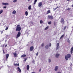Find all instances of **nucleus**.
I'll use <instances>...</instances> for the list:
<instances>
[{
  "label": "nucleus",
  "instance_id": "obj_19",
  "mask_svg": "<svg viewBox=\"0 0 73 73\" xmlns=\"http://www.w3.org/2000/svg\"><path fill=\"white\" fill-rule=\"evenodd\" d=\"M28 9H29V10H31V9H32V8H31V5H30L28 7Z\"/></svg>",
  "mask_w": 73,
  "mask_h": 73
},
{
  "label": "nucleus",
  "instance_id": "obj_26",
  "mask_svg": "<svg viewBox=\"0 0 73 73\" xmlns=\"http://www.w3.org/2000/svg\"><path fill=\"white\" fill-rule=\"evenodd\" d=\"M45 48L46 49L48 48V45H47L46 46Z\"/></svg>",
  "mask_w": 73,
  "mask_h": 73
},
{
  "label": "nucleus",
  "instance_id": "obj_36",
  "mask_svg": "<svg viewBox=\"0 0 73 73\" xmlns=\"http://www.w3.org/2000/svg\"><path fill=\"white\" fill-rule=\"evenodd\" d=\"M8 27H7L5 30H6V31H7V30H8Z\"/></svg>",
  "mask_w": 73,
  "mask_h": 73
},
{
  "label": "nucleus",
  "instance_id": "obj_28",
  "mask_svg": "<svg viewBox=\"0 0 73 73\" xmlns=\"http://www.w3.org/2000/svg\"><path fill=\"white\" fill-rule=\"evenodd\" d=\"M71 9V8H68V9H66L67 11H70V9Z\"/></svg>",
  "mask_w": 73,
  "mask_h": 73
},
{
  "label": "nucleus",
  "instance_id": "obj_17",
  "mask_svg": "<svg viewBox=\"0 0 73 73\" xmlns=\"http://www.w3.org/2000/svg\"><path fill=\"white\" fill-rule=\"evenodd\" d=\"M50 13V10H48L47 11L46 14H49V13Z\"/></svg>",
  "mask_w": 73,
  "mask_h": 73
},
{
  "label": "nucleus",
  "instance_id": "obj_18",
  "mask_svg": "<svg viewBox=\"0 0 73 73\" xmlns=\"http://www.w3.org/2000/svg\"><path fill=\"white\" fill-rule=\"evenodd\" d=\"M12 13L13 14V15L16 14V11L15 10H14L13 11Z\"/></svg>",
  "mask_w": 73,
  "mask_h": 73
},
{
  "label": "nucleus",
  "instance_id": "obj_33",
  "mask_svg": "<svg viewBox=\"0 0 73 73\" xmlns=\"http://www.w3.org/2000/svg\"><path fill=\"white\" fill-rule=\"evenodd\" d=\"M48 62H51V60L50 59H49L48 60Z\"/></svg>",
  "mask_w": 73,
  "mask_h": 73
},
{
  "label": "nucleus",
  "instance_id": "obj_44",
  "mask_svg": "<svg viewBox=\"0 0 73 73\" xmlns=\"http://www.w3.org/2000/svg\"><path fill=\"white\" fill-rule=\"evenodd\" d=\"M54 25H56V23L55 22H54Z\"/></svg>",
  "mask_w": 73,
  "mask_h": 73
},
{
  "label": "nucleus",
  "instance_id": "obj_43",
  "mask_svg": "<svg viewBox=\"0 0 73 73\" xmlns=\"http://www.w3.org/2000/svg\"><path fill=\"white\" fill-rule=\"evenodd\" d=\"M3 53L4 54H5V52H4V50H3Z\"/></svg>",
  "mask_w": 73,
  "mask_h": 73
},
{
  "label": "nucleus",
  "instance_id": "obj_22",
  "mask_svg": "<svg viewBox=\"0 0 73 73\" xmlns=\"http://www.w3.org/2000/svg\"><path fill=\"white\" fill-rule=\"evenodd\" d=\"M37 0H35V1L34 3V5H35L36 4V3L37 2Z\"/></svg>",
  "mask_w": 73,
  "mask_h": 73
},
{
  "label": "nucleus",
  "instance_id": "obj_48",
  "mask_svg": "<svg viewBox=\"0 0 73 73\" xmlns=\"http://www.w3.org/2000/svg\"><path fill=\"white\" fill-rule=\"evenodd\" d=\"M6 46H7V44H6V45H5V47H6Z\"/></svg>",
  "mask_w": 73,
  "mask_h": 73
},
{
  "label": "nucleus",
  "instance_id": "obj_15",
  "mask_svg": "<svg viewBox=\"0 0 73 73\" xmlns=\"http://www.w3.org/2000/svg\"><path fill=\"white\" fill-rule=\"evenodd\" d=\"M27 56V55H26L25 54H23L21 56V57H25Z\"/></svg>",
  "mask_w": 73,
  "mask_h": 73
},
{
  "label": "nucleus",
  "instance_id": "obj_51",
  "mask_svg": "<svg viewBox=\"0 0 73 73\" xmlns=\"http://www.w3.org/2000/svg\"><path fill=\"white\" fill-rule=\"evenodd\" d=\"M67 0V1H70L71 0Z\"/></svg>",
  "mask_w": 73,
  "mask_h": 73
},
{
  "label": "nucleus",
  "instance_id": "obj_3",
  "mask_svg": "<svg viewBox=\"0 0 73 73\" xmlns=\"http://www.w3.org/2000/svg\"><path fill=\"white\" fill-rule=\"evenodd\" d=\"M20 35H21V32L20 31H19L18 32V34L17 35L16 38H19V37H20Z\"/></svg>",
  "mask_w": 73,
  "mask_h": 73
},
{
  "label": "nucleus",
  "instance_id": "obj_4",
  "mask_svg": "<svg viewBox=\"0 0 73 73\" xmlns=\"http://www.w3.org/2000/svg\"><path fill=\"white\" fill-rule=\"evenodd\" d=\"M60 23L61 24H64V23H65V21H64V18H62L60 21Z\"/></svg>",
  "mask_w": 73,
  "mask_h": 73
},
{
  "label": "nucleus",
  "instance_id": "obj_46",
  "mask_svg": "<svg viewBox=\"0 0 73 73\" xmlns=\"http://www.w3.org/2000/svg\"><path fill=\"white\" fill-rule=\"evenodd\" d=\"M57 9L56 8H55L54 9V11H55V10H56Z\"/></svg>",
  "mask_w": 73,
  "mask_h": 73
},
{
  "label": "nucleus",
  "instance_id": "obj_54",
  "mask_svg": "<svg viewBox=\"0 0 73 73\" xmlns=\"http://www.w3.org/2000/svg\"><path fill=\"white\" fill-rule=\"evenodd\" d=\"M30 0H28V1H29Z\"/></svg>",
  "mask_w": 73,
  "mask_h": 73
},
{
  "label": "nucleus",
  "instance_id": "obj_21",
  "mask_svg": "<svg viewBox=\"0 0 73 73\" xmlns=\"http://www.w3.org/2000/svg\"><path fill=\"white\" fill-rule=\"evenodd\" d=\"M25 14L26 16H28V11H26L25 13Z\"/></svg>",
  "mask_w": 73,
  "mask_h": 73
},
{
  "label": "nucleus",
  "instance_id": "obj_32",
  "mask_svg": "<svg viewBox=\"0 0 73 73\" xmlns=\"http://www.w3.org/2000/svg\"><path fill=\"white\" fill-rule=\"evenodd\" d=\"M57 46H59V43H57L56 44Z\"/></svg>",
  "mask_w": 73,
  "mask_h": 73
},
{
  "label": "nucleus",
  "instance_id": "obj_2",
  "mask_svg": "<svg viewBox=\"0 0 73 73\" xmlns=\"http://www.w3.org/2000/svg\"><path fill=\"white\" fill-rule=\"evenodd\" d=\"M70 57H71V55L70 54H67L66 56H65V58L66 60H68V58H69Z\"/></svg>",
  "mask_w": 73,
  "mask_h": 73
},
{
  "label": "nucleus",
  "instance_id": "obj_8",
  "mask_svg": "<svg viewBox=\"0 0 73 73\" xmlns=\"http://www.w3.org/2000/svg\"><path fill=\"white\" fill-rule=\"evenodd\" d=\"M42 2H40L38 3V6L39 7H41V6H42Z\"/></svg>",
  "mask_w": 73,
  "mask_h": 73
},
{
  "label": "nucleus",
  "instance_id": "obj_34",
  "mask_svg": "<svg viewBox=\"0 0 73 73\" xmlns=\"http://www.w3.org/2000/svg\"><path fill=\"white\" fill-rule=\"evenodd\" d=\"M52 46V44H51V43H50V44H49V46L50 47V46Z\"/></svg>",
  "mask_w": 73,
  "mask_h": 73
},
{
  "label": "nucleus",
  "instance_id": "obj_12",
  "mask_svg": "<svg viewBox=\"0 0 73 73\" xmlns=\"http://www.w3.org/2000/svg\"><path fill=\"white\" fill-rule=\"evenodd\" d=\"M64 37V35L63 34L60 37V40H61V39H62V38H63Z\"/></svg>",
  "mask_w": 73,
  "mask_h": 73
},
{
  "label": "nucleus",
  "instance_id": "obj_10",
  "mask_svg": "<svg viewBox=\"0 0 73 73\" xmlns=\"http://www.w3.org/2000/svg\"><path fill=\"white\" fill-rule=\"evenodd\" d=\"M13 54H14V56L15 57H17V54L16 53V52H14Z\"/></svg>",
  "mask_w": 73,
  "mask_h": 73
},
{
  "label": "nucleus",
  "instance_id": "obj_7",
  "mask_svg": "<svg viewBox=\"0 0 73 73\" xmlns=\"http://www.w3.org/2000/svg\"><path fill=\"white\" fill-rule=\"evenodd\" d=\"M2 4L3 5H9V3H2Z\"/></svg>",
  "mask_w": 73,
  "mask_h": 73
},
{
  "label": "nucleus",
  "instance_id": "obj_6",
  "mask_svg": "<svg viewBox=\"0 0 73 73\" xmlns=\"http://www.w3.org/2000/svg\"><path fill=\"white\" fill-rule=\"evenodd\" d=\"M33 49H34V47H33V46H31L30 47V50L31 52L33 51Z\"/></svg>",
  "mask_w": 73,
  "mask_h": 73
},
{
  "label": "nucleus",
  "instance_id": "obj_47",
  "mask_svg": "<svg viewBox=\"0 0 73 73\" xmlns=\"http://www.w3.org/2000/svg\"><path fill=\"white\" fill-rule=\"evenodd\" d=\"M41 69L40 68L39 69V72H41Z\"/></svg>",
  "mask_w": 73,
  "mask_h": 73
},
{
  "label": "nucleus",
  "instance_id": "obj_38",
  "mask_svg": "<svg viewBox=\"0 0 73 73\" xmlns=\"http://www.w3.org/2000/svg\"><path fill=\"white\" fill-rule=\"evenodd\" d=\"M24 59H25L24 61H25V62L27 61V58H25Z\"/></svg>",
  "mask_w": 73,
  "mask_h": 73
},
{
  "label": "nucleus",
  "instance_id": "obj_24",
  "mask_svg": "<svg viewBox=\"0 0 73 73\" xmlns=\"http://www.w3.org/2000/svg\"><path fill=\"white\" fill-rule=\"evenodd\" d=\"M66 29V26L64 27L63 28V31H65Z\"/></svg>",
  "mask_w": 73,
  "mask_h": 73
},
{
  "label": "nucleus",
  "instance_id": "obj_41",
  "mask_svg": "<svg viewBox=\"0 0 73 73\" xmlns=\"http://www.w3.org/2000/svg\"><path fill=\"white\" fill-rule=\"evenodd\" d=\"M38 52H37V53L36 54V56H38Z\"/></svg>",
  "mask_w": 73,
  "mask_h": 73
},
{
  "label": "nucleus",
  "instance_id": "obj_42",
  "mask_svg": "<svg viewBox=\"0 0 73 73\" xmlns=\"http://www.w3.org/2000/svg\"><path fill=\"white\" fill-rule=\"evenodd\" d=\"M1 34H2L3 33V31H1Z\"/></svg>",
  "mask_w": 73,
  "mask_h": 73
},
{
  "label": "nucleus",
  "instance_id": "obj_9",
  "mask_svg": "<svg viewBox=\"0 0 73 73\" xmlns=\"http://www.w3.org/2000/svg\"><path fill=\"white\" fill-rule=\"evenodd\" d=\"M9 57V54H7L6 56V61H7V60H8V58Z\"/></svg>",
  "mask_w": 73,
  "mask_h": 73
},
{
  "label": "nucleus",
  "instance_id": "obj_29",
  "mask_svg": "<svg viewBox=\"0 0 73 73\" xmlns=\"http://www.w3.org/2000/svg\"><path fill=\"white\" fill-rule=\"evenodd\" d=\"M51 23H52L51 21H50L48 22V24H51Z\"/></svg>",
  "mask_w": 73,
  "mask_h": 73
},
{
  "label": "nucleus",
  "instance_id": "obj_37",
  "mask_svg": "<svg viewBox=\"0 0 73 73\" xmlns=\"http://www.w3.org/2000/svg\"><path fill=\"white\" fill-rule=\"evenodd\" d=\"M67 42H70V40H69V39H68V40H67Z\"/></svg>",
  "mask_w": 73,
  "mask_h": 73
},
{
  "label": "nucleus",
  "instance_id": "obj_16",
  "mask_svg": "<svg viewBox=\"0 0 73 73\" xmlns=\"http://www.w3.org/2000/svg\"><path fill=\"white\" fill-rule=\"evenodd\" d=\"M59 56H60V54H56V58H58Z\"/></svg>",
  "mask_w": 73,
  "mask_h": 73
},
{
  "label": "nucleus",
  "instance_id": "obj_40",
  "mask_svg": "<svg viewBox=\"0 0 73 73\" xmlns=\"http://www.w3.org/2000/svg\"><path fill=\"white\" fill-rule=\"evenodd\" d=\"M3 8L5 9L6 8H7V6H4L3 7Z\"/></svg>",
  "mask_w": 73,
  "mask_h": 73
},
{
  "label": "nucleus",
  "instance_id": "obj_23",
  "mask_svg": "<svg viewBox=\"0 0 73 73\" xmlns=\"http://www.w3.org/2000/svg\"><path fill=\"white\" fill-rule=\"evenodd\" d=\"M3 10H1L0 11V15H1V13H3Z\"/></svg>",
  "mask_w": 73,
  "mask_h": 73
},
{
  "label": "nucleus",
  "instance_id": "obj_49",
  "mask_svg": "<svg viewBox=\"0 0 73 73\" xmlns=\"http://www.w3.org/2000/svg\"><path fill=\"white\" fill-rule=\"evenodd\" d=\"M17 66H19V64H17Z\"/></svg>",
  "mask_w": 73,
  "mask_h": 73
},
{
  "label": "nucleus",
  "instance_id": "obj_39",
  "mask_svg": "<svg viewBox=\"0 0 73 73\" xmlns=\"http://www.w3.org/2000/svg\"><path fill=\"white\" fill-rule=\"evenodd\" d=\"M14 66H17V64H14Z\"/></svg>",
  "mask_w": 73,
  "mask_h": 73
},
{
  "label": "nucleus",
  "instance_id": "obj_20",
  "mask_svg": "<svg viewBox=\"0 0 73 73\" xmlns=\"http://www.w3.org/2000/svg\"><path fill=\"white\" fill-rule=\"evenodd\" d=\"M27 70H29V65H27Z\"/></svg>",
  "mask_w": 73,
  "mask_h": 73
},
{
  "label": "nucleus",
  "instance_id": "obj_31",
  "mask_svg": "<svg viewBox=\"0 0 73 73\" xmlns=\"http://www.w3.org/2000/svg\"><path fill=\"white\" fill-rule=\"evenodd\" d=\"M13 2L14 3H16V2H17V0H14L13 1Z\"/></svg>",
  "mask_w": 73,
  "mask_h": 73
},
{
  "label": "nucleus",
  "instance_id": "obj_50",
  "mask_svg": "<svg viewBox=\"0 0 73 73\" xmlns=\"http://www.w3.org/2000/svg\"><path fill=\"white\" fill-rule=\"evenodd\" d=\"M31 73H36V72H32Z\"/></svg>",
  "mask_w": 73,
  "mask_h": 73
},
{
  "label": "nucleus",
  "instance_id": "obj_45",
  "mask_svg": "<svg viewBox=\"0 0 73 73\" xmlns=\"http://www.w3.org/2000/svg\"><path fill=\"white\" fill-rule=\"evenodd\" d=\"M59 8V7H58V6H57L56 8V9H57V8Z\"/></svg>",
  "mask_w": 73,
  "mask_h": 73
},
{
  "label": "nucleus",
  "instance_id": "obj_35",
  "mask_svg": "<svg viewBox=\"0 0 73 73\" xmlns=\"http://www.w3.org/2000/svg\"><path fill=\"white\" fill-rule=\"evenodd\" d=\"M41 46L42 47H44V43H43L41 44Z\"/></svg>",
  "mask_w": 73,
  "mask_h": 73
},
{
  "label": "nucleus",
  "instance_id": "obj_11",
  "mask_svg": "<svg viewBox=\"0 0 73 73\" xmlns=\"http://www.w3.org/2000/svg\"><path fill=\"white\" fill-rule=\"evenodd\" d=\"M17 69L19 72L20 73V72H21V69H20V68H19V67H18L17 68Z\"/></svg>",
  "mask_w": 73,
  "mask_h": 73
},
{
  "label": "nucleus",
  "instance_id": "obj_53",
  "mask_svg": "<svg viewBox=\"0 0 73 73\" xmlns=\"http://www.w3.org/2000/svg\"><path fill=\"white\" fill-rule=\"evenodd\" d=\"M3 47H4V45H3Z\"/></svg>",
  "mask_w": 73,
  "mask_h": 73
},
{
  "label": "nucleus",
  "instance_id": "obj_1",
  "mask_svg": "<svg viewBox=\"0 0 73 73\" xmlns=\"http://www.w3.org/2000/svg\"><path fill=\"white\" fill-rule=\"evenodd\" d=\"M21 30V27H20V25H18L16 27L15 31H20Z\"/></svg>",
  "mask_w": 73,
  "mask_h": 73
},
{
  "label": "nucleus",
  "instance_id": "obj_30",
  "mask_svg": "<svg viewBox=\"0 0 73 73\" xmlns=\"http://www.w3.org/2000/svg\"><path fill=\"white\" fill-rule=\"evenodd\" d=\"M59 46H57L56 48V50H58V48H59Z\"/></svg>",
  "mask_w": 73,
  "mask_h": 73
},
{
  "label": "nucleus",
  "instance_id": "obj_13",
  "mask_svg": "<svg viewBox=\"0 0 73 73\" xmlns=\"http://www.w3.org/2000/svg\"><path fill=\"white\" fill-rule=\"evenodd\" d=\"M73 47H72L71 49L70 52L71 54L73 53Z\"/></svg>",
  "mask_w": 73,
  "mask_h": 73
},
{
  "label": "nucleus",
  "instance_id": "obj_52",
  "mask_svg": "<svg viewBox=\"0 0 73 73\" xmlns=\"http://www.w3.org/2000/svg\"><path fill=\"white\" fill-rule=\"evenodd\" d=\"M72 7L73 8V5H72Z\"/></svg>",
  "mask_w": 73,
  "mask_h": 73
},
{
  "label": "nucleus",
  "instance_id": "obj_27",
  "mask_svg": "<svg viewBox=\"0 0 73 73\" xmlns=\"http://www.w3.org/2000/svg\"><path fill=\"white\" fill-rule=\"evenodd\" d=\"M40 24H42V23H43V21L42 20H40Z\"/></svg>",
  "mask_w": 73,
  "mask_h": 73
},
{
  "label": "nucleus",
  "instance_id": "obj_5",
  "mask_svg": "<svg viewBox=\"0 0 73 73\" xmlns=\"http://www.w3.org/2000/svg\"><path fill=\"white\" fill-rule=\"evenodd\" d=\"M48 18L50 20H53L54 19L52 15H48Z\"/></svg>",
  "mask_w": 73,
  "mask_h": 73
},
{
  "label": "nucleus",
  "instance_id": "obj_25",
  "mask_svg": "<svg viewBox=\"0 0 73 73\" xmlns=\"http://www.w3.org/2000/svg\"><path fill=\"white\" fill-rule=\"evenodd\" d=\"M49 28V26H47L46 28L44 29L45 30H47Z\"/></svg>",
  "mask_w": 73,
  "mask_h": 73
},
{
  "label": "nucleus",
  "instance_id": "obj_14",
  "mask_svg": "<svg viewBox=\"0 0 73 73\" xmlns=\"http://www.w3.org/2000/svg\"><path fill=\"white\" fill-rule=\"evenodd\" d=\"M58 66H56L55 67V71H57V70H58Z\"/></svg>",
  "mask_w": 73,
  "mask_h": 73
}]
</instances>
